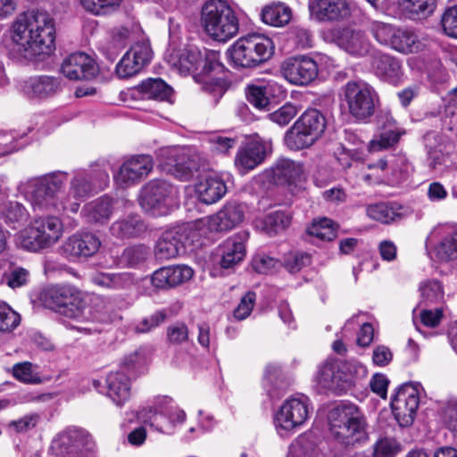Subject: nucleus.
<instances>
[{
    "mask_svg": "<svg viewBox=\"0 0 457 457\" xmlns=\"http://www.w3.org/2000/svg\"><path fill=\"white\" fill-rule=\"evenodd\" d=\"M67 179L65 171L49 172L21 181L19 191L36 212L76 213L80 203L92 192V182L89 174L78 170L70 181L69 191L65 193L63 188Z\"/></svg>",
    "mask_w": 457,
    "mask_h": 457,
    "instance_id": "obj_1",
    "label": "nucleus"
},
{
    "mask_svg": "<svg viewBox=\"0 0 457 457\" xmlns=\"http://www.w3.org/2000/svg\"><path fill=\"white\" fill-rule=\"evenodd\" d=\"M55 38L54 21L46 11L20 14L12 27V52L26 60L49 54Z\"/></svg>",
    "mask_w": 457,
    "mask_h": 457,
    "instance_id": "obj_2",
    "label": "nucleus"
},
{
    "mask_svg": "<svg viewBox=\"0 0 457 457\" xmlns=\"http://www.w3.org/2000/svg\"><path fill=\"white\" fill-rule=\"evenodd\" d=\"M328 420L331 436L345 447L356 448L369 440L366 417L353 403L335 406L329 411Z\"/></svg>",
    "mask_w": 457,
    "mask_h": 457,
    "instance_id": "obj_3",
    "label": "nucleus"
},
{
    "mask_svg": "<svg viewBox=\"0 0 457 457\" xmlns=\"http://www.w3.org/2000/svg\"><path fill=\"white\" fill-rule=\"evenodd\" d=\"M201 25L212 39L226 42L239 30V22L232 7L224 0H208L202 6Z\"/></svg>",
    "mask_w": 457,
    "mask_h": 457,
    "instance_id": "obj_4",
    "label": "nucleus"
},
{
    "mask_svg": "<svg viewBox=\"0 0 457 457\" xmlns=\"http://www.w3.org/2000/svg\"><path fill=\"white\" fill-rule=\"evenodd\" d=\"M234 67L251 69L267 62L274 52L272 40L259 33L239 37L228 50Z\"/></svg>",
    "mask_w": 457,
    "mask_h": 457,
    "instance_id": "obj_5",
    "label": "nucleus"
},
{
    "mask_svg": "<svg viewBox=\"0 0 457 457\" xmlns=\"http://www.w3.org/2000/svg\"><path fill=\"white\" fill-rule=\"evenodd\" d=\"M63 235L62 221L48 215L34 219L18 235L19 245L29 252L38 253L55 245Z\"/></svg>",
    "mask_w": 457,
    "mask_h": 457,
    "instance_id": "obj_6",
    "label": "nucleus"
},
{
    "mask_svg": "<svg viewBox=\"0 0 457 457\" xmlns=\"http://www.w3.org/2000/svg\"><path fill=\"white\" fill-rule=\"evenodd\" d=\"M137 418L161 433H170L177 423L186 419L184 411L173 404L170 397L156 396L151 404L141 407L137 411Z\"/></svg>",
    "mask_w": 457,
    "mask_h": 457,
    "instance_id": "obj_7",
    "label": "nucleus"
},
{
    "mask_svg": "<svg viewBox=\"0 0 457 457\" xmlns=\"http://www.w3.org/2000/svg\"><path fill=\"white\" fill-rule=\"evenodd\" d=\"M343 99L348 112L357 120H365L375 113L379 96L369 83L359 80L348 81L342 87Z\"/></svg>",
    "mask_w": 457,
    "mask_h": 457,
    "instance_id": "obj_8",
    "label": "nucleus"
},
{
    "mask_svg": "<svg viewBox=\"0 0 457 457\" xmlns=\"http://www.w3.org/2000/svg\"><path fill=\"white\" fill-rule=\"evenodd\" d=\"M44 304L71 319L83 316L85 307L81 294L74 287L55 285L47 287L42 294Z\"/></svg>",
    "mask_w": 457,
    "mask_h": 457,
    "instance_id": "obj_9",
    "label": "nucleus"
},
{
    "mask_svg": "<svg viewBox=\"0 0 457 457\" xmlns=\"http://www.w3.org/2000/svg\"><path fill=\"white\" fill-rule=\"evenodd\" d=\"M311 410L310 399L303 395L287 399L275 415L277 432L281 436L291 435L306 422Z\"/></svg>",
    "mask_w": 457,
    "mask_h": 457,
    "instance_id": "obj_10",
    "label": "nucleus"
},
{
    "mask_svg": "<svg viewBox=\"0 0 457 457\" xmlns=\"http://www.w3.org/2000/svg\"><path fill=\"white\" fill-rule=\"evenodd\" d=\"M195 234L193 223L182 224L165 230L154 245L155 259L163 262L176 258L185 251L186 245L193 241Z\"/></svg>",
    "mask_w": 457,
    "mask_h": 457,
    "instance_id": "obj_11",
    "label": "nucleus"
},
{
    "mask_svg": "<svg viewBox=\"0 0 457 457\" xmlns=\"http://www.w3.org/2000/svg\"><path fill=\"white\" fill-rule=\"evenodd\" d=\"M244 208L236 203L225 204L213 215L203 217L193 223L198 235L204 236L209 232L228 231L244 220Z\"/></svg>",
    "mask_w": 457,
    "mask_h": 457,
    "instance_id": "obj_12",
    "label": "nucleus"
},
{
    "mask_svg": "<svg viewBox=\"0 0 457 457\" xmlns=\"http://www.w3.org/2000/svg\"><path fill=\"white\" fill-rule=\"evenodd\" d=\"M177 189L164 180H153L147 183L140 195V204L146 211L157 210L166 213L177 199Z\"/></svg>",
    "mask_w": 457,
    "mask_h": 457,
    "instance_id": "obj_13",
    "label": "nucleus"
},
{
    "mask_svg": "<svg viewBox=\"0 0 457 457\" xmlns=\"http://www.w3.org/2000/svg\"><path fill=\"white\" fill-rule=\"evenodd\" d=\"M153 51L149 41L142 37L135 42L117 63L115 71L119 78L127 79L140 72L151 61Z\"/></svg>",
    "mask_w": 457,
    "mask_h": 457,
    "instance_id": "obj_14",
    "label": "nucleus"
},
{
    "mask_svg": "<svg viewBox=\"0 0 457 457\" xmlns=\"http://www.w3.org/2000/svg\"><path fill=\"white\" fill-rule=\"evenodd\" d=\"M419 403V392L412 384H404L396 391L391 400V406L400 426L408 427L412 424Z\"/></svg>",
    "mask_w": 457,
    "mask_h": 457,
    "instance_id": "obj_15",
    "label": "nucleus"
},
{
    "mask_svg": "<svg viewBox=\"0 0 457 457\" xmlns=\"http://www.w3.org/2000/svg\"><path fill=\"white\" fill-rule=\"evenodd\" d=\"M154 166L153 159L147 154L131 156L123 162L114 179L121 187H129L145 179Z\"/></svg>",
    "mask_w": 457,
    "mask_h": 457,
    "instance_id": "obj_16",
    "label": "nucleus"
},
{
    "mask_svg": "<svg viewBox=\"0 0 457 457\" xmlns=\"http://www.w3.org/2000/svg\"><path fill=\"white\" fill-rule=\"evenodd\" d=\"M281 69L285 79L295 85H308L318 76L316 62L304 55L286 60Z\"/></svg>",
    "mask_w": 457,
    "mask_h": 457,
    "instance_id": "obj_17",
    "label": "nucleus"
},
{
    "mask_svg": "<svg viewBox=\"0 0 457 457\" xmlns=\"http://www.w3.org/2000/svg\"><path fill=\"white\" fill-rule=\"evenodd\" d=\"M286 457H337L327 443L321 442L312 432L296 437L290 445Z\"/></svg>",
    "mask_w": 457,
    "mask_h": 457,
    "instance_id": "obj_18",
    "label": "nucleus"
},
{
    "mask_svg": "<svg viewBox=\"0 0 457 457\" xmlns=\"http://www.w3.org/2000/svg\"><path fill=\"white\" fill-rule=\"evenodd\" d=\"M266 155V145L262 140L249 139L239 146L234 164L240 174H245L260 165Z\"/></svg>",
    "mask_w": 457,
    "mask_h": 457,
    "instance_id": "obj_19",
    "label": "nucleus"
},
{
    "mask_svg": "<svg viewBox=\"0 0 457 457\" xmlns=\"http://www.w3.org/2000/svg\"><path fill=\"white\" fill-rule=\"evenodd\" d=\"M21 91L31 100H44L57 94L61 88L59 78L52 76L29 77L21 82Z\"/></svg>",
    "mask_w": 457,
    "mask_h": 457,
    "instance_id": "obj_20",
    "label": "nucleus"
},
{
    "mask_svg": "<svg viewBox=\"0 0 457 457\" xmlns=\"http://www.w3.org/2000/svg\"><path fill=\"white\" fill-rule=\"evenodd\" d=\"M101 246L100 239L92 233H76L69 237L62 245V253L67 258L90 257Z\"/></svg>",
    "mask_w": 457,
    "mask_h": 457,
    "instance_id": "obj_21",
    "label": "nucleus"
},
{
    "mask_svg": "<svg viewBox=\"0 0 457 457\" xmlns=\"http://www.w3.org/2000/svg\"><path fill=\"white\" fill-rule=\"evenodd\" d=\"M61 71L71 80H81L94 78L97 69L89 55L84 53H74L63 60Z\"/></svg>",
    "mask_w": 457,
    "mask_h": 457,
    "instance_id": "obj_22",
    "label": "nucleus"
},
{
    "mask_svg": "<svg viewBox=\"0 0 457 457\" xmlns=\"http://www.w3.org/2000/svg\"><path fill=\"white\" fill-rule=\"evenodd\" d=\"M199 201L206 204H215L227 193L228 187L222 176L216 172L202 175L195 185Z\"/></svg>",
    "mask_w": 457,
    "mask_h": 457,
    "instance_id": "obj_23",
    "label": "nucleus"
},
{
    "mask_svg": "<svg viewBox=\"0 0 457 457\" xmlns=\"http://www.w3.org/2000/svg\"><path fill=\"white\" fill-rule=\"evenodd\" d=\"M371 68L378 78L391 84L398 83L403 75L401 62L395 56L380 51L372 54Z\"/></svg>",
    "mask_w": 457,
    "mask_h": 457,
    "instance_id": "obj_24",
    "label": "nucleus"
},
{
    "mask_svg": "<svg viewBox=\"0 0 457 457\" xmlns=\"http://www.w3.org/2000/svg\"><path fill=\"white\" fill-rule=\"evenodd\" d=\"M309 10L312 17L320 21H338L350 13L346 0H312Z\"/></svg>",
    "mask_w": 457,
    "mask_h": 457,
    "instance_id": "obj_25",
    "label": "nucleus"
},
{
    "mask_svg": "<svg viewBox=\"0 0 457 457\" xmlns=\"http://www.w3.org/2000/svg\"><path fill=\"white\" fill-rule=\"evenodd\" d=\"M337 45L351 55L361 57L368 54L371 43L363 31L344 29L337 39Z\"/></svg>",
    "mask_w": 457,
    "mask_h": 457,
    "instance_id": "obj_26",
    "label": "nucleus"
},
{
    "mask_svg": "<svg viewBox=\"0 0 457 457\" xmlns=\"http://www.w3.org/2000/svg\"><path fill=\"white\" fill-rule=\"evenodd\" d=\"M114 211V201L102 196L84 205L82 216L90 224L104 225L109 221Z\"/></svg>",
    "mask_w": 457,
    "mask_h": 457,
    "instance_id": "obj_27",
    "label": "nucleus"
},
{
    "mask_svg": "<svg viewBox=\"0 0 457 457\" xmlns=\"http://www.w3.org/2000/svg\"><path fill=\"white\" fill-rule=\"evenodd\" d=\"M106 395L117 406L121 407L131 395L130 380L120 371L111 372L106 378Z\"/></svg>",
    "mask_w": 457,
    "mask_h": 457,
    "instance_id": "obj_28",
    "label": "nucleus"
},
{
    "mask_svg": "<svg viewBox=\"0 0 457 457\" xmlns=\"http://www.w3.org/2000/svg\"><path fill=\"white\" fill-rule=\"evenodd\" d=\"M283 93L282 87L273 80L258 85H249L245 89L247 101L258 110H265L270 104V96Z\"/></svg>",
    "mask_w": 457,
    "mask_h": 457,
    "instance_id": "obj_29",
    "label": "nucleus"
},
{
    "mask_svg": "<svg viewBox=\"0 0 457 457\" xmlns=\"http://www.w3.org/2000/svg\"><path fill=\"white\" fill-rule=\"evenodd\" d=\"M245 236L234 235L220 245V265L222 268H232L243 261L245 256Z\"/></svg>",
    "mask_w": 457,
    "mask_h": 457,
    "instance_id": "obj_30",
    "label": "nucleus"
},
{
    "mask_svg": "<svg viewBox=\"0 0 457 457\" xmlns=\"http://www.w3.org/2000/svg\"><path fill=\"white\" fill-rule=\"evenodd\" d=\"M399 14L411 21H423L436 9L437 0H397Z\"/></svg>",
    "mask_w": 457,
    "mask_h": 457,
    "instance_id": "obj_31",
    "label": "nucleus"
},
{
    "mask_svg": "<svg viewBox=\"0 0 457 457\" xmlns=\"http://www.w3.org/2000/svg\"><path fill=\"white\" fill-rule=\"evenodd\" d=\"M146 230V226L138 215L130 214L115 220L110 227V234L118 239L135 238Z\"/></svg>",
    "mask_w": 457,
    "mask_h": 457,
    "instance_id": "obj_32",
    "label": "nucleus"
},
{
    "mask_svg": "<svg viewBox=\"0 0 457 457\" xmlns=\"http://www.w3.org/2000/svg\"><path fill=\"white\" fill-rule=\"evenodd\" d=\"M90 279L94 285L111 290L128 289L136 284L135 275L126 271L97 272Z\"/></svg>",
    "mask_w": 457,
    "mask_h": 457,
    "instance_id": "obj_33",
    "label": "nucleus"
},
{
    "mask_svg": "<svg viewBox=\"0 0 457 457\" xmlns=\"http://www.w3.org/2000/svg\"><path fill=\"white\" fill-rule=\"evenodd\" d=\"M270 171L275 183L290 185L300 179L303 170L300 162L287 158H280L271 167Z\"/></svg>",
    "mask_w": 457,
    "mask_h": 457,
    "instance_id": "obj_34",
    "label": "nucleus"
},
{
    "mask_svg": "<svg viewBox=\"0 0 457 457\" xmlns=\"http://www.w3.org/2000/svg\"><path fill=\"white\" fill-rule=\"evenodd\" d=\"M203 62V53L195 47H189L183 50L173 61L172 66L182 75L195 72L200 70Z\"/></svg>",
    "mask_w": 457,
    "mask_h": 457,
    "instance_id": "obj_35",
    "label": "nucleus"
},
{
    "mask_svg": "<svg viewBox=\"0 0 457 457\" xmlns=\"http://www.w3.org/2000/svg\"><path fill=\"white\" fill-rule=\"evenodd\" d=\"M144 97L158 101H170L172 88L161 79H149L138 86Z\"/></svg>",
    "mask_w": 457,
    "mask_h": 457,
    "instance_id": "obj_36",
    "label": "nucleus"
},
{
    "mask_svg": "<svg viewBox=\"0 0 457 457\" xmlns=\"http://www.w3.org/2000/svg\"><path fill=\"white\" fill-rule=\"evenodd\" d=\"M150 254L149 247L138 244L126 247L119 257V265L124 268H137L146 262Z\"/></svg>",
    "mask_w": 457,
    "mask_h": 457,
    "instance_id": "obj_37",
    "label": "nucleus"
},
{
    "mask_svg": "<svg viewBox=\"0 0 457 457\" xmlns=\"http://www.w3.org/2000/svg\"><path fill=\"white\" fill-rule=\"evenodd\" d=\"M299 126L312 133L317 139L326 129V119L317 109L306 110L296 120Z\"/></svg>",
    "mask_w": 457,
    "mask_h": 457,
    "instance_id": "obj_38",
    "label": "nucleus"
},
{
    "mask_svg": "<svg viewBox=\"0 0 457 457\" xmlns=\"http://www.w3.org/2000/svg\"><path fill=\"white\" fill-rule=\"evenodd\" d=\"M420 42L417 35L407 29L399 28L391 43L390 48L403 54H411L419 50Z\"/></svg>",
    "mask_w": 457,
    "mask_h": 457,
    "instance_id": "obj_39",
    "label": "nucleus"
},
{
    "mask_svg": "<svg viewBox=\"0 0 457 457\" xmlns=\"http://www.w3.org/2000/svg\"><path fill=\"white\" fill-rule=\"evenodd\" d=\"M316 140L317 138L312 133L303 129L296 121L285 136V142L292 150L307 148L313 145Z\"/></svg>",
    "mask_w": 457,
    "mask_h": 457,
    "instance_id": "obj_40",
    "label": "nucleus"
},
{
    "mask_svg": "<svg viewBox=\"0 0 457 457\" xmlns=\"http://www.w3.org/2000/svg\"><path fill=\"white\" fill-rule=\"evenodd\" d=\"M129 37L127 28H119L112 31L111 37L103 46V54L111 62H113L126 46Z\"/></svg>",
    "mask_w": 457,
    "mask_h": 457,
    "instance_id": "obj_41",
    "label": "nucleus"
},
{
    "mask_svg": "<svg viewBox=\"0 0 457 457\" xmlns=\"http://www.w3.org/2000/svg\"><path fill=\"white\" fill-rule=\"evenodd\" d=\"M262 21L274 27H282L291 20V10L284 4H273L262 12Z\"/></svg>",
    "mask_w": 457,
    "mask_h": 457,
    "instance_id": "obj_42",
    "label": "nucleus"
},
{
    "mask_svg": "<svg viewBox=\"0 0 457 457\" xmlns=\"http://www.w3.org/2000/svg\"><path fill=\"white\" fill-rule=\"evenodd\" d=\"M387 127H384L378 137L370 142V151L376 152L386 149L395 144L400 134L395 128V120L392 117H386Z\"/></svg>",
    "mask_w": 457,
    "mask_h": 457,
    "instance_id": "obj_43",
    "label": "nucleus"
},
{
    "mask_svg": "<svg viewBox=\"0 0 457 457\" xmlns=\"http://www.w3.org/2000/svg\"><path fill=\"white\" fill-rule=\"evenodd\" d=\"M398 27L390 23L373 21L370 23L369 30L374 39L380 45L390 47Z\"/></svg>",
    "mask_w": 457,
    "mask_h": 457,
    "instance_id": "obj_44",
    "label": "nucleus"
},
{
    "mask_svg": "<svg viewBox=\"0 0 457 457\" xmlns=\"http://www.w3.org/2000/svg\"><path fill=\"white\" fill-rule=\"evenodd\" d=\"M122 0H80L83 8L96 16L109 15L116 12Z\"/></svg>",
    "mask_w": 457,
    "mask_h": 457,
    "instance_id": "obj_45",
    "label": "nucleus"
},
{
    "mask_svg": "<svg viewBox=\"0 0 457 457\" xmlns=\"http://www.w3.org/2000/svg\"><path fill=\"white\" fill-rule=\"evenodd\" d=\"M421 303L426 306L440 303L444 300V290L437 280H425L420 286Z\"/></svg>",
    "mask_w": 457,
    "mask_h": 457,
    "instance_id": "obj_46",
    "label": "nucleus"
},
{
    "mask_svg": "<svg viewBox=\"0 0 457 457\" xmlns=\"http://www.w3.org/2000/svg\"><path fill=\"white\" fill-rule=\"evenodd\" d=\"M29 212L26 208L18 202H9L2 211V218L12 228H16L27 220Z\"/></svg>",
    "mask_w": 457,
    "mask_h": 457,
    "instance_id": "obj_47",
    "label": "nucleus"
},
{
    "mask_svg": "<svg viewBox=\"0 0 457 457\" xmlns=\"http://www.w3.org/2000/svg\"><path fill=\"white\" fill-rule=\"evenodd\" d=\"M291 218L284 212L276 211L268 214L262 220V229L272 236L285 230L290 224Z\"/></svg>",
    "mask_w": 457,
    "mask_h": 457,
    "instance_id": "obj_48",
    "label": "nucleus"
},
{
    "mask_svg": "<svg viewBox=\"0 0 457 457\" xmlns=\"http://www.w3.org/2000/svg\"><path fill=\"white\" fill-rule=\"evenodd\" d=\"M316 379L323 388H332L341 379L337 362L327 361L319 368Z\"/></svg>",
    "mask_w": 457,
    "mask_h": 457,
    "instance_id": "obj_49",
    "label": "nucleus"
},
{
    "mask_svg": "<svg viewBox=\"0 0 457 457\" xmlns=\"http://www.w3.org/2000/svg\"><path fill=\"white\" fill-rule=\"evenodd\" d=\"M60 445L65 449L74 447L79 449L89 441L88 434L79 428H70L63 431L58 438Z\"/></svg>",
    "mask_w": 457,
    "mask_h": 457,
    "instance_id": "obj_50",
    "label": "nucleus"
},
{
    "mask_svg": "<svg viewBox=\"0 0 457 457\" xmlns=\"http://www.w3.org/2000/svg\"><path fill=\"white\" fill-rule=\"evenodd\" d=\"M436 253L442 261L457 258V228H452L436 245Z\"/></svg>",
    "mask_w": 457,
    "mask_h": 457,
    "instance_id": "obj_51",
    "label": "nucleus"
},
{
    "mask_svg": "<svg viewBox=\"0 0 457 457\" xmlns=\"http://www.w3.org/2000/svg\"><path fill=\"white\" fill-rule=\"evenodd\" d=\"M366 213L370 219L385 224L394 221L399 216L395 208L386 203L368 205Z\"/></svg>",
    "mask_w": 457,
    "mask_h": 457,
    "instance_id": "obj_52",
    "label": "nucleus"
},
{
    "mask_svg": "<svg viewBox=\"0 0 457 457\" xmlns=\"http://www.w3.org/2000/svg\"><path fill=\"white\" fill-rule=\"evenodd\" d=\"M309 235L316 237L324 241H331L336 236L337 232L334 228V223L330 219L323 218L318 221H314L307 229Z\"/></svg>",
    "mask_w": 457,
    "mask_h": 457,
    "instance_id": "obj_53",
    "label": "nucleus"
},
{
    "mask_svg": "<svg viewBox=\"0 0 457 457\" xmlns=\"http://www.w3.org/2000/svg\"><path fill=\"white\" fill-rule=\"evenodd\" d=\"M311 264V255L303 252L293 251L285 254L282 262L284 268L290 273H297Z\"/></svg>",
    "mask_w": 457,
    "mask_h": 457,
    "instance_id": "obj_54",
    "label": "nucleus"
},
{
    "mask_svg": "<svg viewBox=\"0 0 457 457\" xmlns=\"http://www.w3.org/2000/svg\"><path fill=\"white\" fill-rule=\"evenodd\" d=\"M166 165L167 171L181 181L189 180L194 175V165L191 162L170 159Z\"/></svg>",
    "mask_w": 457,
    "mask_h": 457,
    "instance_id": "obj_55",
    "label": "nucleus"
},
{
    "mask_svg": "<svg viewBox=\"0 0 457 457\" xmlns=\"http://www.w3.org/2000/svg\"><path fill=\"white\" fill-rule=\"evenodd\" d=\"M20 315L7 303L0 301V332H10L20 323Z\"/></svg>",
    "mask_w": 457,
    "mask_h": 457,
    "instance_id": "obj_56",
    "label": "nucleus"
},
{
    "mask_svg": "<svg viewBox=\"0 0 457 457\" xmlns=\"http://www.w3.org/2000/svg\"><path fill=\"white\" fill-rule=\"evenodd\" d=\"M440 415L448 428L457 434V399L446 400L441 407Z\"/></svg>",
    "mask_w": 457,
    "mask_h": 457,
    "instance_id": "obj_57",
    "label": "nucleus"
},
{
    "mask_svg": "<svg viewBox=\"0 0 457 457\" xmlns=\"http://www.w3.org/2000/svg\"><path fill=\"white\" fill-rule=\"evenodd\" d=\"M298 110L292 104H286L277 111L269 114L270 120L279 126L287 125L297 114Z\"/></svg>",
    "mask_w": 457,
    "mask_h": 457,
    "instance_id": "obj_58",
    "label": "nucleus"
},
{
    "mask_svg": "<svg viewBox=\"0 0 457 457\" xmlns=\"http://www.w3.org/2000/svg\"><path fill=\"white\" fill-rule=\"evenodd\" d=\"M400 451L399 444L392 438H383L378 440L375 446L374 457H395Z\"/></svg>",
    "mask_w": 457,
    "mask_h": 457,
    "instance_id": "obj_59",
    "label": "nucleus"
},
{
    "mask_svg": "<svg viewBox=\"0 0 457 457\" xmlns=\"http://www.w3.org/2000/svg\"><path fill=\"white\" fill-rule=\"evenodd\" d=\"M278 260L265 253L255 254L252 260L253 269L261 274H268L278 265Z\"/></svg>",
    "mask_w": 457,
    "mask_h": 457,
    "instance_id": "obj_60",
    "label": "nucleus"
},
{
    "mask_svg": "<svg viewBox=\"0 0 457 457\" xmlns=\"http://www.w3.org/2000/svg\"><path fill=\"white\" fill-rule=\"evenodd\" d=\"M441 24L445 35L457 38V5L445 11L441 18Z\"/></svg>",
    "mask_w": 457,
    "mask_h": 457,
    "instance_id": "obj_61",
    "label": "nucleus"
},
{
    "mask_svg": "<svg viewBox=\"0 0 457 457\" xmlns=\"http://www.w3.org/2000/svg\"><path fill=\"white\" fill-rule=\"evenodd\" d=\"M165 319L166 313L163 311L156 312L137 323L134 327V330L137 333H147L153 328L158 327L165 320Z\"/></svg>",
    "mask_w": 457,
    "mask_h": 457,
    "instance_id": "obj_62",
    "label": "nucleus"
},
{
    "mask_svg": "<svg viewBox=\"0 0 457 457\" xmlns=\"http://www.w3.org/2000/svg\"><path fill=\"white\" fill-rule=\"evenodd\" d=\"M256 300L255 293L249 291L240 300L239 304L234 311V317L242 320L247 318L253 311Z\"/></svg>",
    "mask_w": 457,
    "mask_h": 457,
    "instance_id": "obj_63",
    "label": "nucleus"
},
{
    "mask_svg": "<svg viewBox=\"0 0 457 457\" xmlns=\"http://www.w3.org/2000/svg\"><path fill=\"white\" fill-rule=\"evenodd\" d=\"M40 417L37 413H29L23 417L9 423V428L17 433L27 432L34 428L39 422Z\"/></svg>",
    "mask_w": 457,
    "mask_h": 457,
    "instance_id": "obj_64",
    "label": "nucleus"
}]
</instances>
